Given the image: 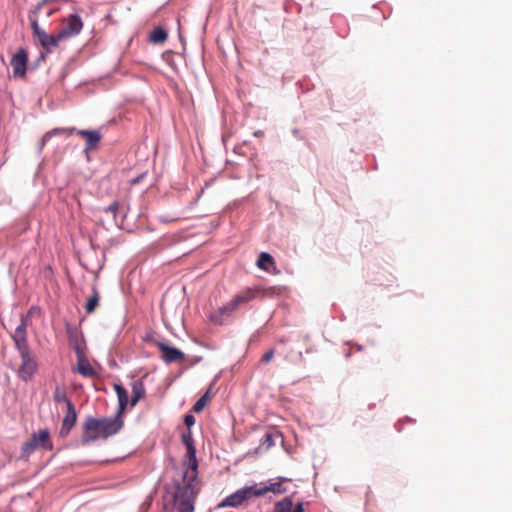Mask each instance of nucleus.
Here are the masks:
<instances>
[{"label": "nucleus", "instance_id": "nucleus-1", "mask_svg": "<svg viewBox=\"0 0 512 512\" xmlns=\"http://www.w3.org/2000/svg\"><path fill=\"white\" fill-rule=\"evenodd\" d=\"M181 438L187 449L186 457L182 466L175 470L171 483L165 485V493L171 497L178 512H194L198 468L196 448L190 431L183 433Z\"/></svg>", "mask_w": 512, "mask_h": 512}, {"label": "nucleus", "instance_id": "nucleus-2", "mask_svg": "<svg viewBox=\"0 0 512 512\" xmlns=\"http://www.w3.org/2000/svg\"><path fill=\"white\" fill-rule=\"evenodd\" d=\"M18 340L15 348L21 358V365L18 368L17 375L24 381L29 382L33 379L38 369V363L28 343L24 344V340Z\"/></svg>", "mask_w": 512, "mask_h": 512}, {"label": "nucleus", "instance_id": "nucleus-3", "mask_svg": "<svg viewBox=\"0 0 512 512\" xmlns=\"http://www.w3.org/2000/svg\"><path fill=\"white\" fill-rule=\"evenodd\" d=\"M83 28V22L78 14H70L58 32V39H68L78 35Z\"/></svg>", "mask_w": 512, "mask_h": 512}, {"label": "nucleus", "instance_id": "nucleus-4", "mask_svg": "<svg viewBox=\"0 0 512 512\" xmlns=\"http://www.w3.org/2000/svg\"><path fill=\"white\" fill-rule=\"evenodd\" d=\"M262 291L260 289L246 288L240 291L233 299L226 304V314L236 311L240 306L258 297Z\"/></svg>", "mask_w": 512, "mask_h": 512}, {"label": "nucleus", "instance_id": "nucleus-5", "mask_svg": "<svg viewBox=\"0 0 512 512\" xmlns=\"http://www.w3.org/2000/svg\"><path fill=\"white\" fill-rule=\"evenodd\" d=\"M100 425L99 419L92 416L86 418L83 424L82 444L86 445L102 438Z\"/></svg>", "mask_w": 512, "mask_h": 512}, {"label": "nucleus", "instance_id": "nucleus-6", "mask_svg": "<svg viewBox=\"0 0 512 512\" xmlns=\"http://www.w3.org/2000/svg\"><path fill=\"white\" fill-rule=\"evenodd\" d=\"M99 422L101 424V435L103 439L115 435L124 425L121 415L118 413L113 417L99 418Z\"/></svg>", "mask_w": 512, "mask_h": 512}, {"label": "nucleus", "instance_id": "nucleus-7", "mask_svg": "<svg viewBox=\"0 0 512 512\" xmlns=\"http://www.w3.org/2000/svg\"><path fill=\"white\" fill-rule=\"evenodd\" d=\"M156 346L161 351V358L166 364L182 362L186 359L185 354L176 347L170 346L165 342L158 341Z\"/></svg>", "mask_w": 512, "mask_h": 512}, {"label": "nucleus", "instance_id": "nucleus-8", "mask_svg": "<svg viewBox=\"0 0 512 512\" xmlns=\"http://www.w3.org/2000/svg\"><path fill=\"white\" fill-rule=\"evenodd\" d=\"M28 62V53L24 48H20L11 59V66L13 68V76L15 78H23L26 74Z\"/></svg>", "mask_w": 512, "mask_h": 512}, {"label": "nucleus", "instance_id": "nucleus-9", "mask_svg": "<svg viewBox=\"0 0 512 512\" xmlns=\"http://www.w3.org/2000/svg\"><path fill=\"white\" fill-rule=\"evenodd\" d=\"M76 420H77V413H76L75 407H74L73 403H68L66 415L63 419L62 426L60 429L61 437H65L70 433L72 427L76 423Z\"/></svg>", "mask_w": 512, "mask_h": 512}, {"label": "nucleus", "instance_id": "nucleus-10", "mask_svg": "<svg viewBox=\"0 0 512 512\" xmlns=\"http://www.w3.org/2000/svg\"><path fill=\"white\" fill-rule=\"evenodd\" d=\"M254 490L252 487L245 488L237 491L229 497H226V506L236 507L250 496H254Z\"/></svg>", "mask_w": 512, "mask_h": 512}, {"label": "nucleus", "instance_id": "nucleus-11", "mask_svg": "<svg viewBox=\"0 0 512 512\" xmlns=\"http://www.w3.org/2000/svg\"><path fill=\"white\" fill-rule=\"evenodd\" d=\"M29 319V316L21 315L20 324L15 328L14 333L12 334L14 345L17 344L18 340L21 341L20 339L24 340V344L28 343L26 328L28 326Z\"/></svg>", "mask_w": 512, "mask_h": 512}, {"label": "nucleus", "instance_id": "nucleus-12", "mask_svg": "<svg viewBox=\"0 0 512 512\" xmlns=\"http://www.w3.org/2000/svg\"><path fill=\"white\" fill-rule=\"evenodd\" d=\"M36 37L43 48L47 51H51L53 48L58 46L59 42L63 41L62 39H58V33L50 35L44 30H42Z\"/></svg>", "mask_w": 512, "mask_h": 512}, {"label": "nucleus", "instance_id": "nucleus-13", "mask_svg": "<svg viewBox=\"0 0 512 512\" xmlns=\"http://www.w3.org/2000/svg\"><path fill=\"white\" fill-rule=\"evenodd\" d=\"M287 481L284 478H281L279 481L272 482L267 486H264L260 489L254 490V496H262L267 492H273L275 494H282L286 492V489L283 487V483Z\"/></svg>", "mask_w": 512, "mask_h": 512}, {"label": "nucleus", "instance_id": "nucleus-14", "mask_svg": "<svg viewBox=\"0 0 512 512\" xmlns=\"http://www.w3.org/2000/svg\"><path fill=\"white\" fill-rule=\"evenodd\" d=\"M75 349L79 356L77 371L84 377H93L95 375V371L91 367V365L85 360L82 350L80 349L79 346H76Z\"/></svg>", "mask_w": 512, "mask_h": 512}, {"label": "nucleus", "instance_id": "nucleus-15", "mask_svg": "<svg viewBox=\"0 0 512 512\" xmlns=\"http://www.w3.org/2000/svg\"><path fill=\"white\" fill-rule=\"evenodd\" d=\"M114 390L118 397L119 407L117 413L121 415L129 402L128 392L121 384H114Z\"/></svg>", "mask_w": 512, "mask_h": 512}, {"label": "nucleus", "instance_id": "nucleus-16", "mask_svg": "<svg viewBox=\"0 0 512 512\" xmlns=\"http://www.w3.org/2000/svg\"><path fill=\"white\" fill-rule=\"evenodd\" d=\"M145 387L142 381L136 380L132 383V396L130 399V405L133 407L137 402L144 396Z\"/></svg>", "mask_w": 512, "mask_h": 512}, {"label": "nucleus", "instance_id": "nucleus-17", "mask_svg": "<svg viewBox=\"0 0 512 512\" xmlns=\"http://www.w3.org/2000/svg\"><path fill=\"white\" fill-rule=\"evenodd\" d=\"M257 266L259 269L269 272L271 268H275V261L269 253L262 252L258 257Z\"/></svg>", "mask_w": 512, "mask_h": 512}, {"label": "nucleus", "instance_id": "nucleus-18", "mask_svg": "<svg viewBox=\"0 0 512 512\" xmlns=\"http://www.w3.org/2000/svg\"><path fill=\"white\" fill-rule=\"evenodd\" d=\"M38 448V436L37 433H33L32 437L23 443L22 453L29 456Z\"/></svg>", "mask_w": 512, "mask_h": 512}, {"label": "nucleus", "instance_id": "nucleus-19", "mask_svg": "<svg viewBox=\"0 0 512 512\" xmlns=\"http://www.w3.org/2000/svg\"><path fill=\"white\" fill-rule=\"evenodd\" d=\"M167 39V32L162 27H156L152 30L149 40L154 44H161Z\"/></svg>", "mask_w": 512, "mask_h": 512}, {"label": "nucleus", "instance_id": "nucleus-20", "mask_svg": "<svg viewBox=\"0 0 512 512\" xmlns=\"http://www.w3.org/2000/svg\"><path fill=\"white\" fill-rule=\"evenodd\" d=\"M38 436V447H42L44 450H52L53 445L49 439V431L47 429L40 430L37 433Z\"/></svg>", "mask_w": 512, "mask_h": 512}, {"label": "nucleus", "instance_id": "nucleus-21", "mask_svg": "<svg viewBox=\"0 0 512 512\" xmlns=\"http://www.w3.org/2000/svg\"><path fill=\"white\" fill-rule=\"evenodd\" d=\"M53 400L56 403H65L66 407H68V403H72L68 398L66 390L64 387L56 386L53 391Z\"/></svg>", "mask_w": 512, "mask_h": 512}, {"label": "nucleus", "instance_id": "nucleus-22", "mask_svg": "<svg viewBox=\"0 0 512 512\" xmlns=\"http://www.w3.org/2000/svg\"><path fill=\"white\" fill-rule=\"evenodd\" d=\"M119 211H120V205H119V202H118V201H114V202H112L108 207H106V208L104 209V212H105L106 214H108V213L112 214V216H113V218H114V221H115V223H116V225H117L118 227H120V224H122L123 219H124V218H125V216H126V212H123V216H122L121 221H118V219H117V215H118Z\"/></svg>", "mask_w": 512, "mask_h": 512}, {"label": "nucleus", "instance_id": "nucleus-23", "mask_svg": "<svg viewBox=\"0 0 512 512\" xmlns=\"http://www.w3.org/2000/svg\"><path fill=\"white\" fill-rule=\"evenodd\" d=\"M102 139V134L97 130H91L86 137L85 150L93 149Z\"/></svg>", "mask_w": 512, "mask_h": 512}, {"label": "nucleus", "instance_id": "nucleus-24", "mask_svg": "<svg viewBox=\"0 0 512 512\" xmlns=\"http://www.w3.org/2000/svg\"><path fill=\"white\" fill-rule=\"evenodd\" d=\"M69 129L70 128H55L51 131H48L46 132L43 137L41 138V149L43 148V146L53 137V136H56V135H62V134H65L67 136H70L69 135Z\"/></svg>", "mask_w": 512, "mask_h": 512}, {"label": "nucleus", "instance_id": "nucleus-25", "mask_svg": "<svg viewBox=\"0 0 512 512\" xmlns=\"http://www.w3.org/2000/svg\"><path fill=\"white\" fill-rule=\"evenodd\" d=\"M211 391H212V387L210 386L209 389L196 401V403L193 406L194 412L199 413L200 411L203 410L207 401L210 398Z\"/></svg>", "mask_w": 512, "mask_h": 512}, {"label": "nucleus", "instance_id": "nucleus-26", "mask_svg": "<svg viewBox=\"0 0 512 512\" xmlns=\"http://www.w3.org/2000/svg\"><path fill=\"white\" fill-rule=\"evenodd\" d=\"M99 302V294L96 288H93V294L88 298L85 309L88 314L92 313Z\"/></svg>", "mask_w": 512, "mask_h": 512}, {"label": "nucleus", "instance_id": "nucleus-27", "mask_svg": "<svg viewBox=\"0 0 512 512\" xmlns=\"http://www.w3.org/2000/svg\"><path fill=\"white\" fill-rule=\"evenodd\" d=\"M293 507V503L290 497H286L283 500L279 501L275 505V510L278 512H291Z\"/></svg>", "mask_w": 512, "mask_h": 512}, {"label": "nucleus", "instance_id": "nucleus-28", "mask_svg": "<svg viewBox=\"0 0 512 512\" xmlns=\"http://www.w3.org/2000/svg\"><path fill=\"white\" fill-rule=\"evenodd\" d=\"M91 130H85V129H77V128H70L69 129V135L77 134L82 137H87V135L90 133Z\"/></svg>", "mask_w": 512, "mask_h": 512}, {"label": "nucleus", "instance_id": "nucleus-29", "mask_svg": "<svg viewBox=\"0 0 512 512\" xmlns=\"http://www.w3.org/2000/svg\"><path fill=\"white\" fill-rule=\"evenodd\" d=\"M224 315V307H220L218 309V314H212L210 316L211 320L213 322H216V323H219V324H222V316Z\"/></svg>", "mask_w": 512, "mask_h": 512}, {"label": "nucleus", "instance_id": "nucleus-30", "mask_svg": "<svg viewBox=\"0 0 512 512\" xmlns=\"http://www.w3.org/2000/svg\"><path fill=\"white\" fill-rule=\"evenodd\" d=\"M273 357H274V350L270 349L265 354H263V356L261 358V361L263 363H268V362H270L273 359Z\"/></svg>", "mask_w": 512, "mask_h": 512}, {"label": "nucleus", "instance_id": "nucleus-31", "mask_svg": "<svg viewBox=\"0 0 512 512\" xmlns=\"http://www.w3.org/2000/svg\"><path fill=\"white\" fill-rule=\"evenodd\" d=\"M31 28L35 37L43 30L39 27L36 19H31Z\"/></svg>", "mask_w": 512, "mask_h": 512}, {"label": "nucleus", "instance_id": "nucleus-32", "mask_svg": "<svg viewBox=\"0 0 512 512\" xmlns=\"http://www.w3.org/2000/svg\"><path fill=\"white\" fill-rule=\"evenodd\" d=\"M184 423L188 428H191L195 424V417L191 414L185 415Z\"/></svg>", "mask_w": 512, "mask_h": 512}, {"label": "nucleus", "instance_id": "nucleus-33", "mask_svg": "<svg viewBox=\"0 0 512 512\" xmlns=\"http://www.w3.org/2000/svg\"><path fill=\"white\" fill-rule=\"evenodd\" d=\"M39 314L40 313V308L38 306H32L30 307V309L28 310L27 312V316H29L30 318L35 315V314Z\"/></svg>", "mask_w": 512, "mask_h": 512}, {"label": "nucleus", "instance_id": "nucleus-34", "mask_svg": "<svg viewBox=\"0 0 512 512\" xmlns=\"http://www.w3.org/2000/svg\"><path fill=\"white\" fill-rule=\"evenodd\" d=\"M264 438H265V442L264 443H267V447H270V446L273 445V440H272L271 434L266 433Z\"/></svg>", "mask_w": 512, "mask_h": 512}, {"label": "nucleus", "instance_id": "nucleus-35", "mask_svg": "<svg viewBox=\"0 0 512 512\" xmlns=\"http://www.w3.org/2000/svg\"><path fill=\"white\" fill-rule=\"evenodd\" d=\"M291 512H304L303 504L298 503Z\"/></svg>", "mask_w": 512, "mask_h": 512}, {"label": "nucleus", "instance_id": "nucleus-36", "mask_svg": "<svg viewBox=\"0 0 512 512\" xmlns=\"http://www.w3.org/2000/svg\"><path fill=\"white\" fill-rule=\"evenodd\" d=\"M57 10V8H49L47 9L46 11V15L47 17H49L53 12H55Z\"/></svg>", "mask_w": 512, "mask_h": 512}, {"label": "nucleus", "instance_id": "nucleus-37", "mask_svg": "<svg viewBox=\"0 0 512 512\" xmlns=\"http://www.w3.org/2000/svg\"><path fill=\"white\" fill-rule=\"evenodd\" d=\"M160 221L166 223V222L171 221V219H169L168 217H160Z\"/></svg>", "mask_w": 512, "mask_h": 512}, {"label": "nucleus", "instance_id": "nucleus-38", "mask_svg": "<svg viewBox=\"0 0 512 512\" xmlns=\"http://www.w3.org/2000/svg\"><path fill=\"white\" fill-rule=\"evenodd\" d=\"M224 507H225L224 500H222L218 503L217 508H224Z\"/></svg>", "mask_w": 512, "mask_h": 512}, {"label": "nucleus", "instance_id": "nucleus-39", "mask_svg": "<svg viewBox=\"0 0 512 512\" xmlns=\"http://www.w3.org/2000/svg\"><path fill=\"white\" fill-rule=\"evenodd\" d=\"M45 57L44 53H40L39 57H38V61H41L43 60Z\"/></svg>", "mask_w": 512, "mask_h": 512}, {"label": "nucleus", "instance_id": "nucleus-40", "mask_svg": "<svg viewBox=\"0 0 512 512\" xmlns=\"http://www.w3.org/2000/svg\"><path fill=\"white\" fill-rule=\"evenodd\" d=\"M139 181H140V177H138V178L134 179V180L132 181V183H134V184H135V183H138Z\"/></svg>", "mask_w": 512, "mask_h": 512}, {"label": "nucleus", "instance_id": "nucleus-41", "mask_svg": "<svg viewBox=\"0 0 512 512\" xmlns=\"http://www.w3.org/2000/svg\"><path fill=\"white\" fill-rule=\"evenodd\" d=\"M221 141L224 143V133L221 134Z\"/></svg>", "mask_w": 512, "mask_h": 512}, {"label": "nucleus", "instance_id": "nucleus-42", "mask_svg": "<svg viewBox=\"0 0 512 512\" xmlns=\"http://www.w3.org/2000/svg\"><path fill=\"white\" fill-rule=\"evenodd\" d=\"M274 512H278V511L274 509Z\"/></svg>", "mask_w": 512, "mask_h": 512}]
</instances>
